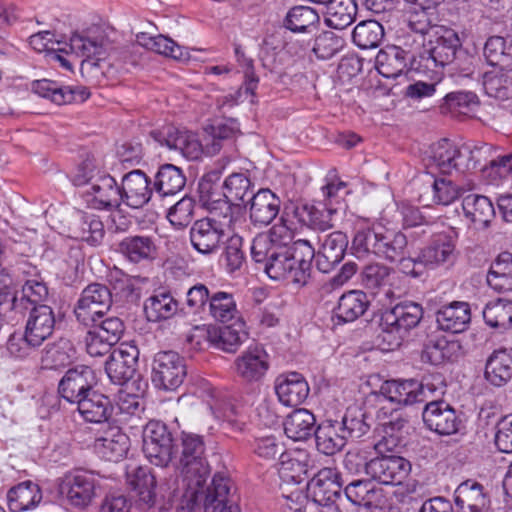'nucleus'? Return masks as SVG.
Wrapping results in <instances>:
<instances>
[{"label": "nucleus", "instance_id": "nucleus-1", "mask_svg": "<svg viewBox=\"0 0 512 512\" xmlns=\"http://www.w3.org/2000/svg\"><path fill=\"white\" fill-rule=\"evenodd\" d=\"M210 215L196 220L190 228L192 247L202 255L217 253L234 223L231 206L226 202L203 203Z\"/></svg>", "mask_w": 512, "mask_h": 512}, {"label": "nucleus", "instance_id": "nucleus-2", "mask_svg": "<svg viewBox=\"0 0 512 512\" xmlns=\"http://www.w3.org/2000/svg\"><path fill=\"white\" fill-rule=\"evenodd\" d=\"M180 454L176 469L180 479L176 485L187 487L189 497H199L200 484H206L210 476V465L206 455V443L202 435L182 431L179 438Z\"/></svg>", "mask_w": 512, "mask_h": 512}, {"label": "nucleus", "instance_id": "nucleus-3", "mask_svg": "<svg viewBox=\"0 0 512 512\" xmlns=\"http://www.w3.org/2000/svg\"><path fill=\"white\" fill-rule=\"evenodd\" d=\"M341 474L336 468L325 467L308 482L307 493L294 492L289 496L293 512H319V505L335 502L341 495Z\"/></svg>", "mask_w": 512, "mask_h": 512}, {"label": "nucleus", "instance_id": "nucleus-4", "mask_svg": "<svg viewBox=\"0 0 512 512\" xmlns=\"http://www.w3.org/2000/svg\"><path fill=\"white\" fill-rule=\"evenodd\" d=\"M423 307L416 302L404 301L385 310L380 320L381 339L385 350H394L401 346L409 332L418 326L423 318Z\"/></svg>", "mask_w": 512, "mask_h": 512}, {"label": "nucleus", "instance_id": "nucleus-5", "mask_svg": "<svg viewBox=\"0 0 512 512\" xmlns=\"http://www.w3.org/2000/svg\"><path fill=\"white\" fill-rule=\"evenodd\" d=\"M28 317L22 338L11 336L8 340V351L15 357H25L31 348L39 347L53 334L56 319L49 305H38L28 309Z\"/></svg>", "mask_w": 512, "mask_h": 512}, {"label": "nucleus", "instance_id": "nucleus-6", "mask_svg": "<svg viewBox=\"0 0 512 512\" xmlns=\"http://www.w3.org/2000/svg\"><path fill=\"white\" fill-rule=\"evenodd\" d=\"M463 53L458 33L450 28L440 27L435 31V38L430 39L427 47L412 56V68L415 70L434 71L457 60Z\"/></svg>", "mask_w": 512, "mask_h": 512}, {"label": "nucleus", "instance_id": "nucleus-7", "mask_svg": "<svg viewBox=\"0 0 512 512\" xmlns=\"http://www.w3.org/2000/svg\"><path fill=\"white\" fill-rule=\"evenodd\" d=\"M229 479L221 474H215L210 486L200 484L199 497H189L187 487H177L173 492H181L188 505L191 507L203 504L204 512H240L238 505L229 500L230 485Z\"/></svg>", "mask_w": 512, "mask_h": 512}, {"label": "nucleus", "instance_id": "nucleus-8", "mask_svg": "<svg viewBox=\"0 0 512 512\" xmlns=\"http://www.w3.org/2000/svg\"><path fill=\"white\" fill-rule=\"evenodd\" d=\"M100 477L91 470L75 469L66 473L59 482V494L72 506L87 507L98 495Z\"/></svg>", "mask_w": 512, "mask_h": 512}, {"label": "nucleus", "instance_id": "nucleus-9", "mask_svg": "<svg viewBox=\"0 0 512 512\" xmlns=\"http://www.w3.org/2000/svg\"><path fill=\"white\" fill-rule=\"evenodd\" d=\"M174 447L172 433L165 423L151 420L145 425L143 453L151 464L166 467L172 460Z\"/></svg>", "mask_w": 512, "mask_h": 512}, {"label": "nucleus", "instance_id": "nucleus-10", "mask_svg": "<svg viewBox=\"0 0 512 512\" xmlns=\"http://www.w3.org/2000/svg\"><path fill=\"white\" fill-rule=\"evenodd\" d=\"M187 375L185 360L175 351H160L153 359L152 382L158 389L174 391Z\"/></svg>", "mask_w": 512, "mask_h": 512}, {"label": "nucleus", "instance_id": "nucleus-11", "mask_svg": "<svg viewBox=\"0 0 512 512\" xmlns=\"http://www.w3.org/2000/svg\"><path fill=\"white\" fill-rule=\"evenodd\" d=\"M139 357V350L131 343H121L115 348L105 364V371L112 383L123 385L133 378Z\"/></svg>", "mask_w": 512, "mask_h": 512}, {"label": "nucleus", "instance_id": "nucleus-12", "mask_svg": "<svg viewBox=\"0 0 512 512\" xmlns=\"http://www.w3.org/2000/svg\"><path fill=\"white\" fill-rule=\"evenodd\" d=\"M95 384L94 371L89 366L79 365L65 373L59 382L58 393L68 403L76 405L93 390Z\"/></svg>", "mask_w": 512, "mask_h": 512}, {"label": "nucleus", "instance_id": "nucleus-13", "mask_svg": "<svg viewBox=\"0 0 512 512\" xmlns=\"http://www.w3.org/2000/svg\"><path fill=\"white\" fill-rule=\"evenodd\" d=\"M201 201L203 203L208 202H222L226 201L232 208V213L238 207L233 202L241 201L244 202L247 196H252L253 184L250 178L244 173H232L229 175L223 183V198L215 192H211V186L201 184Z\"/></svg>", "mask_w": 512, "mask_h": 512}, {"label": "nucleus", "instance_id": "nucleus-14", "mask_svg": "<svg viewBox=\"0 0 512 512\" xmlns=\"http://www.w3.org/2000/svg\"><path fill=\"white\" fill-rule=\"evenodd\" d=\"M121 204L132 209L144 207L155 192L151 179L142 170H132L122 177Z\"/></svg>", "mask_w": 512, "mask_h": 512}, {"label": "nucleus", "instance_id": "nucleus-15", "mask_svg": "<svg viewBox=\"0 0 512 512\" xmlns=\"http://www.w3.org/2000/svg\"><path fill=\"white\" fill-rule=\"evenodd\" d=\"M411 472L410 462L397 455L370 459V478L384 485H400Z\"/></svg>", "mask_w": 512, "mask_h": 512}, {"label": "nucleus", "instance_id": "nucleus-16", "mask_svg": "<svg viewBox=\"0 0 512 512\" xmlns=\"http://www.w3.org/2000/svg\"><path fill=\"white\" fill-rule=\"evenodd\" d=\"M422 418L426 427L439 435H453L462 425L456 410L443 400L427 403Z\"/></svg>", "mask_w": 512, "mask_h": 512}, {"label": "nucleus", "instance_id": "nucleus-17", "mask_svg": "<svg viewBox=\"0 0 512 512\" xmlns=\"http://www.w3.org/2000/svg\"><path fill=\"white\" fill-rule=\"evenodd\" d=\"M281 203L280 197L270 189H259L249 197L246 205L251 224L259 228L270 225L278 216Z\"/></svg>", "mask_w": 512, "mask_h": 512}, {"label": "nucleus", "instance_id": "nucleus-18", "mask_svg": "<svg viewBox=\"0 0 512 512\" xmlns=\"http://www.w3.org/2000/svg\"><path fill=\"white\" fill-rule=\"evenodd\" d=\"M234 364L237 375L243 381L258 382L269 370V355L262 346H250L235 359Z\"/></svg>", "mask_w": 512, "mask_h": 512}, {"label": "nucleus", "instance_id": "nucleus-19", "mask_svg": "<svg viewBox=\"0 0 512 512\" xmlns=\"http://www.w3.org/2000/svg\"><path fill=\"white\" fill-rule=\"evenodd\" d=\"M320 244L316 256V266L323 273L330 272L344 258L348 247V237L342 231H333L318 236Z\"/></svg>", "mask_w": 512, "mask_h": 512}, {"label": "nucleus", "instance_id": "nucleus-20", "mask_svg": "<svg viewBox=\"0 0 512 512\" xmlns=\"http://www.w3.org/2000/svg\"><path fill=\"white\" fill-rule=\"evenodd\" d=\"M32 91L57 105L84 102L90 95L88 90L83 86L62 85L48 79L33 81Z\"/></svg>", "mask_w": 512, "mask_h": 512}, {"label": "nucleus", "instance_id": "nucleus-21", "mask_svg": "<svg viewBox=\"0 0 512 512\" xmlns=\"http://www.w3.org/2000/svg\"><path fill=\"white\" fill-rule=\"evenodd\" d=\"M454 503L458 512H493L484 486L471 479L458 485L454 491Z\"/></svg>", "mask_w": 512, "mask_h": 512}, {"label": "nucleus", "instance_id": "nucleus-22", "mask_svg": "<svg viewBox=\"0 0 512 512\" xmlns=\"http://www.w3.org/2000/svg\"><path fill=\"white\" fill-rule=\"evenodd\" d=\"M461 352V344L457 340H448L439 334L428 335L423 343L421 361L431 365L457 360Z\"/></svg>", "mask_w": 512, "mask_h": 512}, {"label": "nucleus", "instance_id": "nucleus-23", "mask_svg": "<svg viewBox=\"0 0 512 512\" xmlns=\"http://www.w3.org/2000/svg\"><path fill=\"white\" fill-rule=\"evenodd\" d=\"M435 317L440 330L453 334L462 333L470 325L471 308L467 302L453 301L439 307Z\"/></svg>", "mask_w": 512, "mask_h": 512}, {"label": "nucleus", "instance_id": "nucleus-24", "mask_svg": "<svg viewBox=\"0 0 512 512\" xmlns=\"http://www.w3.org/2000/svg\"><path fill=\"white\" fill-rule=\"evenodd\" d=\"M86 194L92 196L91 206L98 210L116 209L121 205L120 186L107 172L96 177Z\"/></svg>", "mask_w": 512, "mask_h": 512}, {"label": "nucleus", "instance_id": "nucleus-25", "mask_svg": "<svg viewBox=\"0 0 512 512\" xmlns=\"http://www.w3.org/2000/svg\"><path fill=\"white\" fill-rule=\"evenodd\" d=\"M456 242L453 236L446 233L434 235L429 243L420 250L422 261L430 269L440 265L452 264L456 259Z\"/></svg>", "mask_w": 512, "mask_h": 512}, {"label": "nucleus", "instance_id": "nucleus-26", "mask_svg": "<svg viewBox=\"0 0 512 512\" xmlns=\"http://www.w3.org/2000/svg\"><path fill=\"white\" fill-rule=\"evenodd\" d=\"M57 51L75 55L82 58V64L102 67L101 63L106 61V50L101 41L90 39L79 34H73L69 43Z\"/></svg>", "mask_w": 512, "mask_h": 512}, {"label": "nucleus", "instance_id": "nucleus-27", "mask_svg": "<svg viewBox=\"0 0 512 512\" xmlns=\"http://www.w3.org/2000/svg\"><path fill=\"white\" fill-rule=\"evenodd\" d=\"M275 391L282 404L298 406L306 400L310 389L307 381L300 373L291 372L277 378Z\"/></svg>", "mask_w": 512, "mask_h": 512}, {"label": "nucleus", "instance_id": "nucleus-28", "mask_svg": "<svg viewBox=\"0 0 512 512\" xmlns=\"http://www.w3.org/2000/svg\"><path fill=\"white\" fill-rule=\"evenodd\" d=\"M337 207L318 204H304L294 211L300 223L315 231L325 232L334 227L333 216L337 214Z\"/></svg>", "mask_w": 512, "mask_h": 512}, {"label": "nucleus", "instance_id": "nucleus-29", "mask_svg": "<svg viewBox=\"0 0 512 512\" xmlns=\"http://www.w3.org/2000/svg\"><path fill=\"white\" fill-rule=\"evenodd\" d=\"M75 406L81 417L91 423L108 421L114 410L110 398L95 390L80 399Z\"/></svg>", "mask_w": 512, "mask_h": 512}, {"label": "nucleus", "instance_id": "nucleus-30", "mask_svg": "<svg viewBox=\"0 0 512 512\" xmlns=\"http://www.w3.org/2000/svg\"><path fill=\"white\" fill-rule=\"evenodd\" d=\"M161 134L163 135V140H160V142L169 149L178 150L185 158L196 160L201 156L202 145L195 133L174 126H168Z\"/></svg>", "mask_w": 512, "mask_h": 512}, {"label": "nucleus", "instance_id": "nucleus-31", "mask_svg": "<svg viewBox=\"0 0 512 512\" xmlns=\"http://www.w3.org/2000/svg\"><path fill=\"white\" fill-rule=\"evenodd\" d=\"M179 310L178 300L171 291L164 288L154 291L144 303V312L150 322L171 319Z\"/></svg>", "mask_w": 512, "mask_h": 512}, {"label": "nucleus", "instance_id": "nucleus-32", "mask_svg": "<svg viewBox=\"0 0 512 512\" xmlns=\"http://www.w3.org/2000/svg\"><path fill=\"white\" fill-rule=\"evenodd\" d=\"M347 499L356 506L367 509L382 508L385 504L383 489L369 480L352 481L345 487Z\"/></svg>", "mask_w": 512, "mask_h": 512}, {"label": "nucleus", "instance_id": "nucleus-33", "mask_svg": "<svg viewBox=\"0 0 512 512\" xmlns=\"http://www.w3.org/2000/svg\"><path fill=\"white\" fill-rule=\"evenodd\" d=\"M130 446L129 437L119 427L111 428L94 442L95 452L106 461L118 462L123 459Z\"/></svg>", "mask_w": 512, "mask_h": 512}, {"label": "nucleus", "instance_id": "nucleus-34", "mask_svg": "<svg viewBox=\"0 0 512 512\" xmlns=\"http://www.w3.org/2000/svg\"><path fill=\"white\" fill-rule=\"evenodd\" d=\"M380 392L384 398L398 405L422 402V386L414 379L387 380L381 385Z\"/></svg>", "mask_w": 512, "mask_h": 512}, {"label": "nucleus", "instance_id": "nucleus-35", "mask_svg": "<svg viewBox=\"0 0 512 512\" xmlns=\"http://www.w3.org/2000/svg\"><path fill=\"white\" fill-rule=\"evenodd\" d=\"M121 255L133 264L151 262L156 258L157 247L149 236H128L118 244Z\"/></svg>", "mask_w": 512, "mask_h": 512}, {"label": "nucleus", "instance_id": "nucleus-36", "mask_svg": "<svg viewBox=\"0 0 512 512\" xmlns=\"http://www.w3.org/2000/svg\"><path fill=\"white\" fill-rule=\"evenodd\" d=\"M485 379L495 387L506 385L512 378V350H495L487 358Z\"/></svg>", "mask_w": 512, "mask_h": 512}, {"label": "nucleus", "instance_id": "nucleus-37", "mask_svg": "<svg viewBox=\"0 0 512 512\" xmlns=\"http://www.w3.org/2000/svg\"><path fill=\"white\" fill-rule=\"evenodd\" d=\"M215 418L227 423L232 431H242L245 422L230 395L222 391H213L208 402Z\"/></svg>", "mask_w": 512, "mask_h": 512}, {"label": "nucleus", "instance_id": "nucleus-38", "mask_svg": "<svg viewBox=\"0 0 512 512\" xmlns=\"http://www.w3.org/2000/svg\"><path fill=\"white\" fill-rule=\"evenodd\" d=\"M71 237L98 245L104 238V225L100 218L94 214L79 212L70 224Z\"/></svg>", "mask_w": 512, "mask_h": 512}, {"label": "nucleus", "instance_id": "nucleus-39", "mask_svg": "<svg viewBox=\"0 0 512 512\" xmlns=\"http://www.w3.org/2000/svg\"><path fill=\"white\" fill-rule=\"evenodd\" d=\"M315 441L319 452L332 456L345 447L347 438L341 432L338 419H326L316 428Z\"/></svg>", "mask_w": 512, "mask_h": 512}, {"label": "nucleus", "instance_id": "nucleus-40", "mask_svg": "<svg viewBox=\"0 0 512 512\" xmlns=\"http://www.w3.org/2000/svg\"><path fill=\"white\" fill-rule=\"evenodd\" d=\"M464 216L477 228L486 229L495 217V209L491 200L483 195L469 194L462 200Z\"/></svg>", "mask_w": 512, "mask_h": 512}, {"label": "nucleus", "instance_id": "nucleus-41", "mask_svg": "<svg viewBox=\"0 0 512 512\" xmlns=\"http://www.w3.org/2000/svg\"><path fill=\"white\" fill-rule=\"evenodd\" d=\"M42 500V491L31 480L23 481L7 492V504L11 512H23L35 508Z\"/></svg>", "mask_w": 512, "mask_h": 512}, {"label": "nucleus", "instance_id": "nucleus-42", "mask_svg": "<svg viewBox=\"0 0 512 512\" xmlns=\"http://www.w3.org/2000/svg\"><path fill=\"white\" fill-rule=\"evenodd\" d=\"M409 61L410 59L405 49L390 45L378 52L375 65L383 77L397 78L407 70Z\"/></svg>", "mask_w": 512, "mask_h": 512}, {"label": "nucleus", "instance_id": "nucleus-43", "mask_svg": "<svg viewBox=\"0 0 512 512\" xmlns=\"http://www.w3.org/2000/svg\"><path fill=\"white\" fill-rule=\"evenodd\" d=\"M369 307L367 295L359 290L344 293L338 300L333 313L338 323L353 322L361 317Z\"/></svg>", "mask_w": 512, "mask_h": 512}, {"label": "nucleus", "instance_id": "nucleus-44", "mask_svg": "<svg viewBox=\"0 0 512 512\" xmlns=\"http://www.w3.org/2000/svg\"><path fill=\"white\" fill-rule=\"evenodd\" d=\"M153 185L159 197L172 196L183 190L186 176L181 168L173 164H163L154 176Z\"/></svg>", "mask_w": 512, "mask_h": 512}, {"label": "nucleus", "instance_id": "nucleus-45", "mask_svg": "<svg viewBox=\"0 0 512 512\" xmlns=\"http://www.w3.org/2000/svg\"><path fill=\"white\" fill-rule=\"evenodd\" d=\"M284 432L294 441H303L315 435L316 419L312 412L301 408L291 412L285 419Z\"/></svg>", "mask_w": 512, "mask_h": 512}, {"label": "nucleus", "instance_id": "nucleus-46", "mask_svg": "<svg viewBox=\"0 0 512 512\" xmlns=\"http://www.w3.org/2000/svg\"><path fill=\"white\" fill-rule=\"evenodd\" d=\"M487 284L499 293L512 291V253L501 252L492 262L487 273Z\"/></svg>", "mask_w": 512, "mask_h": 512}, {"label": "nucleus", "instance_id": "nucleus-47", "mask_svg": "<svg viewBox=\"0 0 512 512\" xmlns=\"http://www.w3.org/2000/svg\"><path fill=\"white\" fill-rule=\"evenodd\" d=\"M381 232L377 257L390 263L396 262L408 245L407 237L401 231L388 229L384 226L379 228Z\"/></svg>", "mask_w": 512, "mask_h": 512}, {"label": "nucleus", "instance_id": "nucleus-48", "mask_svg": "<svg viewBox=\"0 0 512 512\" xmlns=\"http://www.w3.org/2000/svg\"><path fill=\"white\" fill-rule=\"evenodd\" d=\"M484 56L491 66L512 70V39L501 36L489 37L484 46Z\"/></svg>", "mask_w": 512, "mask_h": 512}, {"label": "nucleus", "instance_id": "nucleus-49", "mask_svg": "<svg viewBox=\"0 0 512 512\" xmlns=\"http://www.w3.org/2000/svg\"><path fill=\"white\" fill-rule=\"evenodd\" d=\"M391 271L392 268L380 263L366 265L361 272L362 284L374 294L382 293L390 299L394 295L388 286Z\"/></svg>", "mask_w": 512, "mask_h": 512}, {"label": "nucleus", "instance_id": "nucleus-50", "mask_svg": "<svg viewBox=\"0 0 512 512\" xmlns=\"http://www.w3.org/2000/svg\"><path fill=\"white\" fill-rule=\"evenodd\" d=\"M326 8L325 23L337 30L351 25L357 14L355 0H332Z\"/></svg>", "mask_w": 512, "mask_h": 512}, {"label": "nucleus", "instance_id": "nucleus-51", "mask_svg": "<svg viewBox=\"0 0 512 512\" xmlns=\"http://www.w3.org/2000/svg\"><path fill=\"white\" fill-rule=\"evenodd\" d=\"M479 101L475 93L470 91H455L448 93L440 109L443 114L451 117L469 116L475 111Z\"/></svg>", "mask_w": 512, "mask_h": 512}, {"label": "nucleus", "instance_id": "nucleus-52", "mask_svg": "<svg viewBox=\"0 0 512 512\" xmlns=\"http://www.w3.org/2000/svg\"><path fill=\"white\" fill-rule=\"evenodd\" d=\"M127 483L137 493L140 501L153 505L155 501L156 478L148 467H137L127 473Z\"/></svg>", "mask_w": 512, "mask_h": 512}, {"label": "nucleus", "instance_id": "nucleus-53", "mask_svg": "<svg viewBox=\"0 0 512 512\" xmlns=\"http://www.w3.org/2000/svg\"><path fill=\"white\" fill-rule=\"evenodd\" d=\"M248 333L244 330V323L227 325L219 328L213 334H209L211 343L218 349L228 353H234L247 339Z\"/></svg>", "mask_w": 512, "mask_h": 512}, {"label": "nucleus", "instance_id": "nucleus-54", "mask_svg": "<svg viewBox=\"0 0 512 512\" xmlns=\"http://www.w3.org/2000/svg\"><path fill=\"white\" fill-rule=\"evenodd\" d=\"M382 225L358 228L352 239L351 249L358 258L374 255L377 257Z\"/></svg>", "mask_w": 512, "mask_h": 512}, {"label": "nucleus", "instance_id": "nucleus-55", "mask_svg": "<svg viewBox=\"0 0 512 512\" xmlns=\"http://www.w3.org/2000/svg\"><path fill=\"white\" fill-rule=\"evenodd\" d=\"M138 42L148 50L154 51L175 60L188 58V52L174 42L171 38L163 35L149 36L145 33L138 35Z\"/></svg>", "mask_w": 512, "mask_h": 512}, {"label": "nucleus", "instance_id": "nucleus-56", "mask_svg": "<svg viewBox=\"0 0 512 512\" xmlns=\"http://www.w3.org/2000/svg\"><path fill=\"white\" fill-rule=\"evenodd\" d=\"M338 424L347 440L349 438L358 439L370 429V425L366 421V412L357 405L349 406L341 420H338Z\"/></svg>", "mask_w": 512, "mask_h": 512}, {"label": "nucleus", "instance_id": "nucleus-57", "mask_svg": "<svg viewBox=\"0 0 512 512\" xmlns=\"http://www.w3.org/2000/svg\"><path fill=\"white\" fill-rule=\"evenodd\" d=\"M320 22L318 12L308 6H294L286 14L283 21L285 28L292 32H308Z\"/></svg>", "mask_w": 512, "mask_h": 512}, {"label": "nucleus", "instance_id": "nucleus-58", "mask_svg": "<svg viewBox=\"0 0 512 512\" xmlns=\"http://www.w3.org/2000/svg\"><path fill=\"white\" fill-rule=\"evenodd\" d=\"M384 37V28L376 20H366L357 24L352 33L354 44L360 49H373L379 46Z\"/></svg>", "mask_w": 512, "mask_h": 512}, {"label": "nucleus", "instance_id": "nucleus-59", "mask_svg": "<svg viewBox=\"0 0 512 512\" xmlns=\"http://www.w3.org/2000/svg\"><path fill=\"white\" fill-rule=\"evenodd\" d=\"M208 311L216 321L222 323L236 319L239 314L233 294L224 291L211 294Z\"/></svg>", "mask_w": 512, "mask_h": 512}, {"label": "nucleus", "instance_id": "nucleus-60", "mask_svg": "<svg viewBox=\"0 0 512 512\" xmlns=\"http://www.w3.org/2000/svg\"><path fill=\"white\" fill-rule=\"evenodd\" d=\"M483 319L491 328L512 327V301L497 299L487 303L483 310Z\"/></svg>", "mask_w": 512, "mask_h": 512}, {"label": "nucleus", "instance_id": "nucleus-61", "mask_svg": "<svg viewBox=\"0 0 512 512\" xmlns=\"http://www.w3.org/2000/svg\"><path fill=\"white\" fill-rule=\"evenodd\" d=\"M109 289L113 292V303L133 302L137 299L132 279L122 270L114 268L108 275Z\"/></svg>", "mask_w": 512, "mask_h": 512}, {"label": "nucleus", "instance_id": "nucleus-62", "mask_svg": "<svg viewBox=\"0 0 512 512\" xmlns=\"http://www.w3.org/2000/svg\"><path fill=\"white\" fill-rule=\"evenodd\" d=\"M457 145L448 139H441L431 146L429 161L442 174H451L453 161L457 155Z\"/></svg>", "mask_w": 512, "mask_h": 512}, {"label": "nucleus", "instance_id": "nucleus-63", "mask_svg": "<svg viewBox=\"0 0 512 512\" xmlns=\"http://www.w3.org/2000/svg\"><path fill=\"white\" fill-rule=\"evenodd\" d=\"M485 153V147H470L469 145L457 147V155H455L452 165L453 171L463 174L476 169L483 170L484 165L481 160Z\"/></svg>", "mask_w": 512, "mask_h": 512}, {"label": "nucleus", "instance_id": "nucleus-64", "mask_svg": "<svg viewBox=\"0 0 512 512\" xmlns=\"http://www.w3.org/2000/svg\"><path fill=\"white\" fill-rule=\"evenodd\" d=\"M292 265H296V260H293V257L290 256V249L287 246L280 245L264 265V271L271 279H286Z\"/></svg>", "mask_w": 512, "mask_h": 512}]
</instances>
